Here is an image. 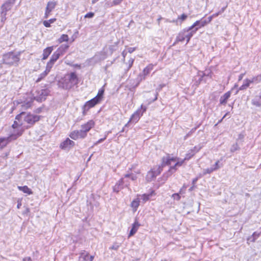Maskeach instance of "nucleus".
I'll return each instance as SVG.
<instances>
[{
  "mask_svg": "<svg viewBox=\"0 0 261 261\" xmlns=\"http://www.w3.org/2000/svg\"><path fill=\"white\" fill-rule=\"evenodd\" d=\"M40 118V116L33 114L31 113L22 112L16 116L15 120H17L18 121L23 120L24 123L29 125L28 126V127H29L33 125L36 122L38 121Z\"/></svg>",
  "mask_w": 261,
  "mask_h": 261,
  "instance_id": "1",
  "label": "nucleus"
},
{
  "mask_svg": "<svg viewBox=\"0 0 261 261\" xmlns=\"http://www.w3.org/2000/svg\"><path fill=\"white\" fill-rule=\"evenodd\" d=\"M20 52L8 53L3 56L4 63L10 66H17L20 61Z\"/></svg>",
  "mask_w": 261,
  "mask_h": 261,
  "instance_id": "2",
  "label": "nucleus"
},
{
  "mask_svg": "<svg viewBox=\"0 0 261 261\" xmlns=\"http://www.w3.org/2000/svg\"><path fill=\"white\" fill-rule=\"evenodd\" d=\"M79 83L78 77L75 72L66 74L63 81V87L66 89L72 88Z\"/></svg>",
  "mask_w": 261,
  "mask_h": 261,
  "instance_id": "3",
  "label": "nucleus"
},
{
  "mask_svg": "<svg viewBox=\"0 0 261 261\" xmlns=\"http://www.w3.org/2000/svg\"><path fill=\"white\" fill-rule=\"evenodd\" d=\"M22 134V130H20L19 132L16 134L15 133H12V134L8 137L6 138H0V146L2 147L6 146L7 144L12 140H15L18 137L20 136Z\"/></svg>",
  "mask_w": 261,
  "mask_h": 261,
  "instance_id": "4",
  "label": "nucleus"
},
{
  "mask_svg": "<svg viewBox=\"0 0 261 261\" xmlns=\"http://www.w3.org/2000/svg\"><path fill=\"white\" fill-rule=\"evenodd\" d=\"M141 109L142 110V112H141V110H138L132 115L130 118L129 119V120L128 121V123H135L139 121L141 116L143 115V113L146 111V107L142 105L141 106Z\"/></svg>",
  "mask_w": 261,
  "mask_h": 261,
  "instance_id": "5",
  "label": "nucleus"
},
{
  "mask_svg": "<svg viewBox=\"0 0 261 261\" xmlns=\"http://www.w3.org/2000/svg\"><path fill=\"white\" fill-rule=\"evenodd\" d=\"M15 1L16 0H8L3 4L1 7V14H7V12L11 9Z\"/></svg>",
  "mask_w": 261,
  "mask_h": 261,
  "instance_id": "6",
  "label": "nucleus"
},
{
  "mask_svg": "<svg viewBox=\"0 0 261 261\" xmlns=\"http://www.w3.org/2000/svg\"><path fill=\"white\" fill-rule=\"evenodd\" d=\"M75 143L74 142L70 140L69 138H67L65 140L63 141L60 145V147L63 150H69L72 147L74 146Z\"/></svg>",
  "mask_w": 261,
  "mask_h": 261,
  "instance_id": "7",
  "label": "nucleus"
},
{
  "mask_svg": "<svg viewBox=\"0 0 261 261\" xmlns=\"http://www.w3.org/2000/svg\"><path fill=\"white\" fill-rule=\"evenodd\" d=\"M69 136L71 139L76 140L79 138H85L87 136L82 129H81L80 130L72 132L69 135Z\"/></svg>",
  "mask_w": 261,
  "mask_h": 261,
  "instance_id": "8",
  "label": "nucleus"
},
{
  "mask_svg": "<svg viewBox=\"0 0 261 261\" xmlns=\"http://www.w3.org/2000/svg\"><path fill=\"white\" fill-rule=\"evenodd\" d=\"M99 102L97 100V98H95V97L86 102L85 105L83 107V114H85V112L88 111L89 109L93 107Z\"/></svg>",
  "mask_w": 261,
  "mask_h": 261,
  "instance_id": "9",
  "label": "nucleus"
},
{
  "mask_svg": "<svg viewBox=\"0 0 261 261\" xmlns=\"http://www.w3.org/2000/svg\"><path fill=\"white\" fill-rule=\"evenodd\" d=\"M153 66L154 65L152 64H150L144 69L142 73H140L139 75L140 81H142L145 79L146 76L153 69Z\"/></svg>",
  "mask_w": 261,
  "mask_h": 261,
  "instance_id": "10",
  "label": "nucleus"
},
{
  "mask_svg": "<svg viewBox=\"0 0 261 261\" xmlns=\"http://www.w3.org/2000/svg\"><path fill=\"white\" fill-rule=\"evenodd\" d=\"M94 122L93 120H89L87 123L81 125V129L87 136V133L94 127Z\"/></svg>",
  "mask_w": 261,
  "mask_h": 261,
  "instance_id": "11",
  "label": "nucleus"
},
{
  "mask_svg": "<svg viewBox=\"0 0 261 261\" xmlns=\"http://www.w3.org/2000/svg\"><path fill=\"white\" fill-rule=\"evenodd\" d=\"M38 96L34 97V99L38 101H42L46 99V96L48 95V91L46 89H41L38 91Z\"/></svg>",
  "mask_w": 261,
  "mask_h": 261,
  "instance_id": "12",
  "label": "nucleus"
},
{
  "mask_svg": "<svg viewBox=\"0 0 261 261\" xmlns=\"http://www.w3.org/2000/svg\"><path fill=\"white\" fill-rule=\"evenodd\" d=\"M162 170V168H161L160 166H159L158 168V169L157 173H156V172L153 171H149L146 175L147 180L148 181H151L152 179L155 178L157 175L161 173Z\"/></svg>",
  "mask_w": 261,
  "mask_h": 261,
  "instance_id": "13",
  "label": "nucleus"
},
{
  "mask_svg": "<svg viewBox=\"0 0 261 261\" xmlns=\"http://www.w3.org/2000/svg\"><path fill=\"white\" fill-rule=\"evenodd\" d=\"M251 103L256 107H260L261 106V92L254 97L251 100Z\"/></svg>",
  "mask_w": 261,
  "mask_h": 261,
  "instance_id": "14",
  "label": "nucleus"
},
{
  "mask_svg": "<svg viewBox=\"0 0 261 261\" xmlns=\"http://www.w3.org/2000/svg\"><path fill=\"white\" fill-rule=\"evenodd\" d=\"M24 123L21 120H20L19 121L16 120L12 125V128L15 129L13 133H15L17 134V133L19 132L20 130H22L23 132V130L22 129H19L18 128L21 126Z\"/></svg>",
  "mask_w": 261,
  "mask_h": 261,
  "instance_id": "15",
  "label": "nucleus"
},
{
  "mask_svg": "<svg viewBox=\"0 0 261 261\" xmlns=\"http://www.w3.org/2000/svg\"><path fill=\"white\" fill-rule=\"evenodd\" d=\"M186 31V39H187V43H188L191 38L193 36V35L197 32V31L199 29V28H196L194 29L189 30V28L185 29Z\"/></svg>",
  "mask_w": 261,
  "mask_h": 261,
  "instance_id": "16",
  "label": "nucleus"
},
{
  "mask_svg": "<svg viewBox=\"0 0 261 261\" xmlns=\"http://www.w3.org/2000/svg\"><path fill=\"white\" fill-rule=\"evenodd\" d=\"M94 256H89V254L85 252H82L81 253L79 260L80 261H93Z\"/></svg>",
  "mask_w": 261,
  "mask_h": 261,
  "instance_id": "17",
  "label": "nucleus"
},
{
  "mask_svg": "<svg viewBox=\"0 0 261 261\" xmlns=\"http://www.w3.org/2000/svg\"><path fill=\"white\" fill-rule=\"evenodd\" d=\"M186 29H184L178 33L174 44L178 42H182L185 39H186Z\"/></svg>",
  "mask_w": 261,
  "mask_h": 261,
  "instance_id": "18",
  "label": "nucleus"
},
{
  "mask_svg": "<svg viewBox=\"0 0 261 261\" xmlns=\"http://www.w3.org/2000/svg\"><path fill=\"white\" fill-rule=\"evenodd\" d=\"M33 101V98H30L29 99H27L26 101L22 102L21 105V110H25L31 107Z\"/></svg>",
  "mask_w": 261,
  "mask_h": 261,
  "instance_id": "19",
  "label": "nucleus"
},
{
  "mask_svg": "<svg viewBox=\"0 0 261 261\" xmlns=\"http://www.w3.org/2000/svg\"><path fill=\"white\" fill-rule=\"evenodd\" d=\"M231 92L228 91L225 93L224 95L221 96L220 98V103L221 105H225L227 103V100L230 97Z\"/></svg>",
  "mask_w": 261,
  "mask_h": 261,
  "instance_id": "20",
  "label": "nucleus"
},
{
  "mask_svg": "<svg viewBox=\"0 0 261 261\" xmlns=\"http://www.w3.org/2000/svg\"><path fill=\"white\" fill-rule=\"evenodd\" d=\"M140 226V224L139 223L137 219H136L130 231L129 237L133 236L137 231Z\"/></svg>",
  "mask_w": 261,
  "mask_h": 261,
  "instance_id": "21",
  "label": "nucleus"
},
{
  "mask_svg": "<svg viewBox=\"0 0 261 261\" xmlns=\"http://www.w3.org/2000/svg\"><path fill=\"white\" fill-rule=\"evenodd\" d=\"M54 49V46H50L43 50L42 60H46Z\"/></svg>",
  "mask_w": 261,
  "mask_h": 261,
  "instance_id": "22",
  "label": "nucleus"
},
{
  "mask_svg": "<svg viewBox=\"0 0 261 261\" xmlns=\"http://www.w3.org/2000/svg\"><path fill=\"white\" fill-rule=\"evenodd\" d=\"M185 161V160H184H184H181L180 161H177L176 162V163L175 164L174 166H173L172 167H171L170 169H169V171H168V175H167L166 176V178L167 179L168 176H170L172 174V170H174V171H175L176 170V167L181 166L182 165V164L184 163Z\"/></svg>",
  "mask_w": 261,
  "mask_h": 261,
  "instance_id": "23",
  "label": "nucleus"
},
{
  "mask_svg": "<svg viewBox=\"0 0 261 261\" xmlns=\"http://www.w3.org/2000/svg\"><path fill=\"white\" fill-rule=\"evenodd\" d=\"M154 195V192L153 191H152L149 194H144L141 195H140V196H141V199L142 200V202L143 203H145L150 199V197Z\"/></svg>",
  "mask_w": 261,
  "mask_h": 261,
  "instance_id": "24",
  "label": "nucleus"
},
{
  "mask_svg": "<svg viewBox=\"0 0 261 261\" xmlns=\"http://www.w3.org/2000/svg\"><path fill=\"white\" fill-rule=\"evenodd\" d=\"M123 183V179H120L118 182L113 187V191L115 192H118L121 189L123 188L122 185Z\"/></svg>",
  "mask_w": 261,
  "mask_h": 261,
  "instance_id": "25",
  "label": "nucleus"
},
{
  "mask_svg": "<svg viewBox=\"0 0 261 261\" xmlns=\"http://www.w3.org/2000/svg\"><path fill=\"white\" fill-rule=\"evenodd\" d=\"M205 24V21L200 22V21H196L194 23L193 25L189 28V30L194 29L196 28H200L201 27H204Z\"/></svg>",
  "mask_w": 261,
  "mask_h": 261,
  "instance_id": "26",
  "label": "nucleus"
},
{
  "mask_svg": "<svg viewBox=\"0 0 261 261\" xmlns=\"http://www.w3.org/2000/svg\"><path fill=\"white\" fill-rule=\"evenodd\" d=\"M171 163L170 162V155L167 154L166 156H164L162 158V162L161 168H162L166 165H169Z\"/></svg>",
  "mask_w": 261,
  "mask_h": 261,
  "instance_id": "27",
  "label": "nucleus"
},
{
  "mask_svg": "<svg viewBox=\"0 0 261 261\" xmlns=\"http://www.w3.org/2000/svg\"><path fill=\"white\" fill-rule=\"evenodd\" d=\"M139 203L140 200L139 198H137L132 202L130 206L132 207L134 212L137 210V208L139 205Z\"/></svg>",
  "mask_w": 261,
  "mask_h": 261,
  "instance_id": "28",
  "label": "nucleus"
},
{
  "mask_svg": "<svg viewBox=\"0 0 261 261\" xmlns=\"http://www.w3.org/2000/svg\"><path fill=\"white\" fill-rule=\"evenodd\" d=\"M57 5L56 2L50 1L48 2L46 9L47 10V12H51L55 8Z\"/></svg>",
  "mask_w": 261,
  "mask_h": 261,
  "instance_id": "29",
  "label": "nucleus"
},
{
  "mask_svg": "<svg viewBox=\"0 0 261 261\" xmlns=\"http://www.w3.org/2000/svg\"><path fill=\"white\" fill-rule=\"evenodd\" d=\"M251 84L250 82V80L248 79H246L244 81L243 84L239 88V90H244L245 89H246L247 88H248L250 86V85Z\"/></svg>",
  "mask_w": 261,
  "mask_h": 261,
  "instance_id": "30",
  "label": "nucleus"
},
{
  "mask_svg": "<svg viewBox=\"0 0 261 261\" xmlns=\"http://www.w3.org/2000/svg\"><path fill=\"white\" fill-rule=\"evenodd\" d=\"M251 84H258L261 82V74L253 77L249 79Z\"/></svg>",
  "mask_w": 261,
  "mask_h": 261,
  "instance_id": "31",
  "label": "nucleus"
},
{
  "mask_svg": "<svg viewBox=\"0 0 261 261\" xmlns=\"http://www.w3.org/2000/svg\"><path fill=\"white\" fill-rule=\"evenodd\" d=\"M18 188L20 191H22L24 193H27L29 195L32 194L31 190L30 188H29L27 186L22 187L19 186L18 187Z\"/></svg>",
  "mask_w": 261,
  "mask_h": 261,
  "instance_id": "32",
  "label": "nucleus"
},
{
  "mask_svg": "<svg viewBox=\"0 0 261 261\" xmlns=\"http://www.w3.org/2000/svg\"><path fill=\"white\" fill-rule=\"evenodd\" d=\"M69 46L67 44H62L61 45L58 49L57 50L60 54L62 55L66 51V50L68 48Z\"/></svg>",
  "mask_w": 261,
  "mask_h": 261,
  "instance_id": "33",
  "label": "nucleus"
},
{
  "mask_svg": "<svg viewBox=\"0 0 261 261\" xmlns=\"http://www.w3.org/2000/svg\"><path fill=\"white\" fill-rule=\"evenodd\" d=\"M62 56L60 53H59L57 50L52 55L50 61L55 63V62L59 58V57Z\"/></svg>",
  "mask_w": 261,
  "mask_h": 261,
  "instance_id": "34",
  "label": "nucleus"
},
{
  "mask_svg": "<svg viewBox=\"0 0 261 261\" xmlns=\"http://www.w3.org/2000/svg\"><path fill=\"white\" fill-rule=\"evenodd\" d=\"M105 91L104 88L102 87L101 89H100L98 92V93L97 95L95 97V98H97V100H98L99 102H100L102 98V96L103 95Z\"/></svg>",
  "mask_w": 261,
  "mask_h": 261,
  "instance_id": "35",
  "label": "nucleus"
},
{
  "mask_svg": "<svg viewBox=\"0 0 261 261\" xmlns=\"http://www.w3.org/2000/svg\"><path fill=\"white\" fill-rule=\"evenodd\" d=\"M195 153L192 150L190 149L188 151V153L186 154V156L184 159V160H190L193 156L194 155Z\"/></svg>",
  "mask_w": 261,
  "mask_h": 261,
  "instance_id": "36",
  "label": "nucleus"
},
{
  "mask_svg": "<svg viewBox=\"0 0 261 261\" xmlns=\"http://www.w3.org/2000/svg\"><path fill=\"white\" fill-rule=\"evenodd\" d=\"M220 160L217 161L215 164L212 167H213V169L214 171L218 170L219 168L223 166V164H220Z\"/></svg>",
  "mask_w": 261,
  "mask_h": 261,
  "instance_id": "37",
  "label": "nucleus"
},
{
  "mask_svg": "<svg viewBox=\"0 0 261 261\" xmlns=\"http://www.w3.org/2000/svg\"><path fill=\"white\" fill-rule=\"evenodd\" d=\"M69 39L68 36L66 34H63L59 39H58V42L59 43H62L64 41H68Z\"/></svg>",
  "mask_w": 261,
  "mask_h": 261,
  "instance_id": "38",
  "label": "nucleus"
},
{
  "mask_svg": "<svg viewBox=\"0 0 261 261\" xmlns=\"http://www.w3.org/2000/svg\"><path fill=\"white\" fill-rule=\"evenodd\" d=\"M56 21V19H50L48 20H45L43 21V23L45 27H50V23H54Z\"/></svg>",
  "mask_w": 261,
  "mask_h": 261,
  "instance_id": "39",
  "label": "nucleus"
},
{
  "mask_svg": "<svg viewBox=\"0 0 261 261\" xmlns=\"http://www.w3.org/2000/svg\"><path fill=\"white\" fill-rule=\"evenodd\" d=\"M54 62H51V61H49L48 62H47V64H46V69L45 70L48 71V72H50V69H51V68L53 67L54 64Z\"/></svg>",
  "mask_w": 261,
  "mask_h": 261,
  "instance_id": "40",
  "label": "nucleus"
},
{
  "mask_svg": "<svg viewBox=\"0 0 261 261\" xmlns=\"http://www.w3.org/2000/svg\"><path fill=\"white\" fill-rule=\"evenodd\" d=\"M48 73L49 72L45 70L43 72H42V73H41L39 75V77L37 80L36 82H40L42 79H43L44 77H45Z\"/></svg>",
  "mask_w": 261,
  "mask_h": 261,
  "instance_id": "41",
  "label": "nucleus"
},
{
  "mask_svg": "<svg viewBox=\"0 0 261 261\" xmlns=\"http://www.w3.org/2000/svg\"><path fill=\"white\" fill-rule=\"evenodd\" d=\"M214 171V170L213 169V167H211L210 168H206V169H203L202 175H205L206 174H211V173H212Z\"/></svg>",
  "mask_w": 261,
  "mask_h": 261,
  "instance_id": "42",
  "label": "nucleus"
},
{
  "mask_svg": "<svg viewBox=\"0 0 261 261\" xmlns=\"http://www.w3.org/2000/svg\"><path fill=\"white\" fill-rule=\"evenodd\" d=\"M188 17V15L185 14H182L181 16H178L177 19L178 22L179 21L180 23L184 21H185Z\"/></svg>",
  "mask_w": 261,
  "mask_h": 261,
  "instance_id": "43",
  "label": "nucleus"
},
{
  "mask_svg": "<svg viewBox=\"0 0 261 261\" xmlns=\"http://www.w3.org/2000/svg\"><path fill=\"white\" fill-rule=\"evenodd\" d=\"M171 197L177 201H179L181 198L180 194L178 193L173 194Z\"/></svg>",
  "mask_w": 261,
  "mask_h": 261,
  "instance_id": "44",
  "label": "nucleus"
},
{
  "mask_svg": "<svg viewBox=\"0 0 261 261\" xmlns=\"http://www.w3.org/2000/svg\"><path fill=\"white\" fill-rule=\"evenodd\" d=\"M239 149V145L237 143L233 144L231 147L230 150L231 152H234L235 151Z\"/></svg>",
  "mask_w": 261,
  "mask_h": 261,
  "instance_id": "45",
  "label": "nucleus"
},
{
  "mask_svg": "<svg viewBox=\"0 0 261 261\" xmlns=\"http://www.w3.org/2000/svg\"><path fill=\"white\" fill-rule=\"evenodd\" d=\"M120 247V244L118 243H115L113 245L110 247L111 249L117 250L119 247Z\"/></svg>",
  "mask_w": 261,
  "mask_h": 261,
  "instance_id": "46",
  "label": "nucleus"
},
{
  "mask_svg": "<svg viewBox=\"0 0 261 261\" xmlns=\"http://www.w3.org/2000/svg\"><path fill=\"white\" fill-rule=\"evenodd\" d=\"M202 148V146L200 145H198L197 146H195L193 149H191L194 152L196 153L198 152Z\"/></svg>",
  "mask_w": 261,
  "mask_h": 261,
  "instance_id": "47",
  "label": "nucleus"
},
{
  "mask_svg": "<svg viewBox=\"0 0 261 261\" xmlns=\"http://www.w3.org/2000/svg\"><path fill=\"white\" fill-rule=\"evenodd\" d=\"M94 13L89 12L85 15V18H92L94 16Z\"/></svg>",
  "mask_w": 261,
  "mask_h": 261,
  "instance_id": "48",
  "label": "nucleus"
},
{
  "mask_svg": "<svg viewBox=\"0 0 261 261\" xmlns=\"http://www.w3.org/2000/svg\"><path fill=\"white\" fill-rule=\"evenodd\" d=\"M259 236V233L256 232H254L252 234V237L253 238L252 241H254L255 239L258 238Z\"/></svg>",
  "mask_w": 261,
  "mask_h": 261,
  "instance_id": "49",
  "label": "nucleus"
},
{
  "mask_svg": "<svg viewBox=\"0 0 261 261\" xmlns=\"http://www.w3.org/2000/svg\"><path fill=\"white\" fill-rule=\"evenodd\" d=\"M1 21L5 22L7 19L6 15L7 14H1Z\"/></svg>",
  "mask_w": 261,
  "mask_h": 261,
  "instance_id": "50",
  "label": "nucleus"
},
{
  "mask_svg": "<svg viewBox=\"0 0 261 261\" xmlns=\"http://www.w3.org/2000/svg\"><path fill=\"white\" fill-rule=\"evenodd\" d=\"M134 61V59H130L128 61V64H129L128 69H129L132 66Z\"/></svg>",
  "mask_w": 261,
  "mask_h": 261,
  "instance_id": "51",
  "label": "nucleus"
},
{
  "mask_svg": "<svg viewBox=\"0 0 261 261\" xmlns=\"http://www.w3.org/2000/svg\"><path fill=\"white\" fill-rule=\"evenodd\" d=\"M122 0H114L113 3L114 5H117L119 4Z\"/></svg>",
  "mask_w": 261,
  "mask_h": 261,
  "instance_id": "52",
  "label": "nucleus"
},
{
  "mask_svg": "<svg viewBox=\"0 0 261 261\" xmlns=\"http://www.w3.org/2000/svg\"><path fill=\"white\" fill-rule=\"evenodd\" d=\"M137 177L136 175H135L133 173L130 174V178L132 180H136Z\"/></svg>",
  "mask_w": 261,
  "mask_h": 261,
  "instance_id": "53",
  "label": "nucleus"
},
{
  "mask_svg": "<svg viewBox=\"0 0 261 261\" xmlns=\"http://www.w3.org/2000/svg\"><path fill=\"white\" fill-rule=\"evenodd\" d=\"M135 49H136L135 47H129L128 49V51L129 53H132L133 51H134L135 50Z\"/></svg>",
  "mask_w": 261,
  "mask_h": 261,
  "instance_id": "54",
  "label": "nucleus"
},
{
  "mask_svg": "<svg viewBox=\"0 0 261 261\" xmlns=\"http://www.w3.org/2000/svg\"><path fill=\"white\" fill-rule=\"evenodd\" d=\"M177 160H178V158H171L170 156V163H171V162H175V161H176Z\"/></svg>",
  "mask_w": 261,
  "mask_h": 261,
  "instance_id": "55",
  "label": "nucleus"
},
{
  "mask_svg": "<svg viewBox=\"0 0 261 261\" xmlns=\"http://www.w3.org/2000/svg\"><path fill=\"white\" fill-rule=\"evenodd\" d=\"M22 261H32V259L30 257H26L22 259Z\"/></svg>",
  "mask_w": 261,
  "mask_h": 261,
  "instance_id": "56",
  "label": "nucleus"
},
{
  "mask_svg": "<svg viewBox=\"0 0 261 261\" xmlns=\"http://www.w3.org/2000/svg\"><path fill=\"white\" fill-rule=\"evenodd\" d=\"M185 191H186V190L185 189H182V188L180 189L178 193H179V194H184L185 193Z\"/></svg>",
  "mask_w": 261,
  "mask_h": 261,
  "instance_id": "57",
  "label": "nucleus"
},
{
  "mask_svg": "<svg viewBox=\"0 0 261 261\" xmlns=\"http://www.w3.org/2000/svg\"><path fill=\"white\" fill-rule=\"evenodd\" d=\"M245 73H242V74H241L239 76L238 80H239V81H241V80L243 79V78L244 76L245 75Z\"/></svg>",
  "mask_w": 261,
  "mask_h": 261,
  "instance_id": "58",
  "label": "nucleus"
},
{
  "mask_svg": "<svg viewBox=\"0 0 261 261\" xmlns=\"http://www.w3.org/2000/svg\"><path fill=\"white\" fill-rule=\"evenodd\" d=\"M198 178L196 177L192 180V185L195 186L196 182L198 180Z\"/></svg>",
  "mask_w": 261,
  "mask_h": 261,
  "instance_id": "59",
  "label": "nucleus"
},
{
  "mask_svg": "<svg viewBox=\"0 0 261 261\" xmlns=\"http://www.w3.org/2000/svg\"><path fill=\"white\" fill-rule=\"evenodd\" d=\"M106 139V136H105L103 138L99 139L97 142L95 143V144H97L98 143H101L103 141H104Z\"/></svg>",
  "mask_w": 261,
  "mask_h": 261,
  "instance_id": "60",
  "label": "nucleus"
},
{
  "mask_svg": "<svg viewBox=\"0 0 261 261\" xmlns=\"http://www.w3.org/2000/svg\"><path fill=\"white\" fill-rule=\"evenodd\" d=\"M50 13V12H47V10L46 9L45 13V18H47Z\"/></svg>",
  "mask_w": 261,
  "mask_h": 261,
  "instance_id": "61",
  "label": "nucleus"
},
{
  "mask_svg": "<svg viewBox=\"0 0 261 261\" xmlns=\"http://www.w3.org/2000/svg\"><path fill=\"white\" fill-rule=\"evenodd\" d=\"M158 92H156L155 94V97L152 100V101H154L155 100H156L157 99H158Z\"/></svg>",
  "mask_w": 261,
  "mask_h": 261,
  "instance_id": "62",
  "label": "nucleus"
},
{
  "mask_svg": "<svg viewBox=\"0 0 261 261\" xmlns=\"http://www.w3.org/2000/svg\"><path fill=\"white\" fill-rule=\"evenodd\" d=\"M162 19V17L160 16L158 19H157V21H158V24L159 25L160 24V20Z\"/></svg>",
  "mask_w": 261,
  "mask_h": 261,
  "instance_id": "63",
  "label": "nucleus"
},
{
  "mask_svg": "<svg viewBox=\"0 0 261 261\" xmlns=\"http://www.w3.org/2000/svg\"><path fill=\"white\" fill-rule=\"evenodd\" d=\"M195 187V186L192 185V186L189 189V191H192Z\"/></svg>",
  "mask_w": 261,
  "mask_h": 261,
  "instance_id": "64",
  "label": "nucleus"
}]
</instances>
